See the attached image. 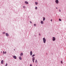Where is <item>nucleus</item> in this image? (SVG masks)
Here are the masks:
<instances>
[{
	"instance_id": "10",
	"label": "nucleus",
	"mask_w": 66,
	"mask_h": 66,
	"mask_svg": "<svg viewBox=\"0 0 66 66\" xmlns=\"http://www.w3.org/2000/svg\"><path fill=\"white\" fill-rule=\"evenodd\" d=\"M19 59L20 60H21L22 59H21V57H19Z\"/></svg>"
},
{
	"instance_id": "1",
	"label": "nucleus",
	"mask_w": 66,
	"mask_h": 66,
	"mask_svg": "<svg viewBox=\"0 0 66 66\" xmlns=\"http://www.w3.org/2000/svg\"><path fill=\"white\" fill-rule=\"evenodd\" d=\"M43 40L44 43H46V39H45V38H43Z\"/></svg>"
},
{
	"instance_id": "28",
	"label": "nucleus",
	"mask_w": 66,
	"mask_h": 66,
	"mask_svg": "<svg viewBox=\"0 0 66 66\" xmlns=\"http://www.w3.org/2000/svg\"><path fill=\"white\" fill-rule=\"evenodd\" d=\"M37 7H35V9H37Z\"/></svg>"
},
{
	"instance_id": "26",
	"label": "nucleus",
	"mask_w": 66,
	"mask_h": 66,
	"mask_svg": "<svg viewBox=\"0 0 66 66\" xmlns=\"http://www.w3.org/2000/svg\"><path fill=\"white\" fill-rule=\"evenodd\" d=\"M39 35L40 36V33L39 34Z\"/></svg>"
},
{
	"instance_id": "9",
	"label": "nucleus",
	"mask_w": 66,
	"mask_h": 66,
	"mask_svg": "<svg viewBox=\"0 0 66 66\" xmlns=\"http://www.w3.org/2000/svg\"><path fill=\"white\" fill-rule=\"evenodd\" d=\"M41 23H42V24H43L44 23V22H43V21H41Z\"/></svg>"
},
{
	"instance_id": "25",
	"label": "nucleus",
	"mask_w": 66,
	"mask_h": 66,
	"mask_svg": "<svg viewBox=\"0 0 66 66\" xmlns=\"http://www.w3.org/2000/svg\"><path fill=\"white\" fill-rule=\"evenodd\" d=\"M30 23H32V22H31V21H30Z\"/></svg>"
},
{
	"instance_id": "31",
	"label": "nucleus",
	"mask_w": 66,
	"mask_h": 66,
	"mask_svg": "<svg viewBox=\"0 0 66 66\" xmlns=\"http://www.w3.org/2000/svg\"><path fill=\"white\" fill-rule=\"evenodd\" d=\"M36 9V10H37V9Z\"/></svg>"
},
{
	"instance_id": "7",
	"label": "nucleus",
	"mask_w": 66,
	"mask_h": 66,
	"mask_svg": "<svg viewBox=\"0 0 66 66\" xmlns=\"http://www.w3.org/2000/svg\"><path fill=\"white\" fill-rule=\"evenodd\" d=\"M13 57H14V59H16V56H14Z\"/></svg>"
},
{
	"instance_id": "32",
	"label": "nucleus",
	"mask_w": 66,
	"mask_h": 66,
	"mask_svg": "<svg viewBox=\"0 0 66 66\" xmlns=\"http://www.w3.org/2000/svg\"><path fill=\"white\" fill-rule=\"evenodd\" d=\"M36 66H37V65H36Z\"/></svg>"
},
{
	"instance_id": "14",
	"label": "nucleus",
	"mask_w": 66,
	"mask_h": 66,
	"mask_svg": "<svg viewBox=\"0 0 66 66\" xmlns=\"http://www.w3.org/2000/svg\"><path fill=\"white\" fill-rule=\"evenodd\" d=\"M35 3L36 4V5H37L38 4V3L37 2H35Z\"/></svg>"
},
{
	"instance_id": "23",
	"label": "nucleus",
	"mask_w": 66,
	"mask_h": 66,
	"mask_svg": "<svg viewBox=\"0 0 66 66\" xmlns=\"http://www.w3.org/2000/svg\"><path fill=\"white\" fill-rule=\"evenodd\" d=\"M34 26H36V24H34Z\"/></svg>"
},
{
	"instance_id": "3",
	"label": "nucleus",
	"mask_w": 66,
	"mask_h": 66,
	"mask_svg": "<svg viewBox=\"0 0 66 66\" xmlns=\"http://www.w3.org/2000/svg\"><path fill=\"white\" fill-rule=\"evenodd\" d=\"M53 41H55V37H53Z\"/></svg>"
},
{
	"instance_id": "12",
	"label": "nucleus",
	"mask_w": 66,
	"mask_h": 66,
	"mask_svg": "<svg viewBox=\"0 0 66 66\" xmlns=\"http://www.w3.org/2000/svg\"><path fill=\"white\" fill-rule=\"evenodd\" d=\"M22 55H23V53H21L20 55V56H22Z\"/></svg>"
},
{
	"instance_id": "4",
	"label": "nucleus",
	"mask_w": 66,
	"mask_h": 66,
	"mask_svg": "<svg viewBox=\"0 0 66 66\" xmlns=\"http://www.w3.org/2000/svg\"><path fill=\"white\" fill-rule=\"evenodd\" d=\"M35 60V58L34 57H33L32 58V61L33 63H34V61Z\"/></svg>"
},
{
	"instance_id": "22",
	"label": "nucleus",
	"mask_w": 66,
	"mask_h": 66,
	"mask_svg": "<svg viewBox=\"0 0 66 66\" xmlns=\"http://www.w3.org/2000/svg\"><path fill=\"white\" fill-rule=\"evenodd\" d=\"M3 52L4 54V53H5V52Z\"/></svg>"
},
{
	"instance_id": "21",
	"label": "nucleus",
	"mask_w": 66,
	"mask_h": 66,
	"mask_svg": "<svg viewBox=\"0 0 66 66\" xmlns=\"http://www.w3.org/2000/svg\"><path fill=\"white\" fill-rule=\"evenodd\" d=\"M3 34H5V32H3Z\"/></svg>"
},
{
	"instance_id": "2",
	"label": "nucleus",
	"mask_w": 66,
	"mask_h": 66,
	"mask_svg": "<svg viewBox=\"0 0 66 66\" xmlns=\"http://www.w3.org/2000/svg\"><path fill=\"white\" fill-rule=\"evenodd\" d=\"M55 2L56 4H58V3H59V1L58 0H56L55 1Z\"/></svg>"
},
{
	"instance_id": "17",
	"label": "nucleus",
	"mask_w": 66,
	"mask_h": 66,
	"mask_svg": "<svg viewBox=\"0 0 66 66\" xmlns=\"http://www.w3.org/2000/svg\"><path fill=\"white\" fill-rule=\"evenodd\" d=\"M35 56V55L34 54L32 56V57H33V56Z\"/></svg>"
},
{
	"instance_id": "19",
	"label": "nucleus",
	"mask_w": 66,
	"mask_h": 66,
	"mask_svg": "<svg viewBox=\"0 0 66 66\" xmlns=\"http://www.w3.org/2000/svg\"><path fill=\"white\" fill-rule=\"evenodd\" d=\"M7 66V63H6V64L5 66Z\"/></svg>"
},
{
	"instance_id": "16",
	"label": "nucleus",
	"mask_w": 66,
	"mask_h": 66,
	"mask_svg": "<svg viewBox=\"0 0 66 66\" xmlns=\"http://www.w3.org/2000/svg\"><path fill=\"white\" fill-rule=\"evenodd\" d=\"M59 21H62V20H61V19H59Z\"/></svg>"
},
{
	"instance_id": "27",
	"label": "nucleus",
	"mask_w": 66,
	"mask_h": 66,
	"mask_svg": "<svg viewBox=\"0 0 66 66\" xmlns=\"http://www.w3.org/2000/svg\"><path fill=\"white\" fill-rule=\"evenodd\" d=\"M5 54H6V52H5Z\"/></svg>"
},
{
	"instance_id": "29",
	"label": "nucleus",
	"mask_w": 66,
	"mask_h": 66,
	"mask_svg": "<svg viewBox=\"0 0 66 66\" xmlns=\"http://www.w3.org/2000/svg\"><path fill=\"white\" fill-rule=\"evenodd\" d=\"M51 21H52V19H51Z\"/></svg>"
},
{
	"instance_id": "5",
	"label": "nucleus",
	"mask_w": 66,
	"mask_h": 66,
	"mask_svg": "<svg viewBox=\"0 0 66 66\" xmlns=\"http://www.w3.org/2000/svg\"><path fill=\"white\" fill-rule=\"evenodd\" d=\"M30 55H32V51H31L30 52Z\"/></svg>"
},
{
	"instance_id": "11",
	"label": "nucleus",
	"mask_w": 66,
	"mask_h": 66,
	"mask_svg": "<svg viewBox=\"0 0 66 66\" xmlns=\"http://www.w3.org/2000/svg\"><path fill=\"white\" fill-rule=\"evenodd\" d=\"M25 3H26V4H28V2H27V1H25Z\"/></svg>"
},
{
	"instance_id": "24",
	"label": "nucleus",
	"mask_w": 66,
	"mask_h": 66,
	"mask_svg": "<svg viewBox=\"0 0 66 66\" xmlns=\"http://www.w3.org/2000/svg\"><path fill=\"white\" fill-rule=\"evenodd\" d=\"M30 66H32V64H31L30 65Z\"/></svg>"
},
{
	"instance_id": "6",
	"label": "nucleus",
	"mask_w": 66,
	"mask_h": 66,
	"mask_svg": "<svg viewBox=\"0 0 66 66\" xmlns=\"http://www.w3.org/2000/svg\"><path fill=\"white\" fill-rule=\"evenodd\" d=\"M6 36H9V34H8L7 33H6Z\"/></svg>"
},
{
	"instance_id": "15",
	"label": "nucleus",
	"mask_w": 66,
	"mask_h": 66,
	"mask_svg": "<svg viewBox=\"0 0 66 66\" xmlns=\"http://www.w3.org/2000/svg\"><path fill=\"white\" fill-rule=\"evenodd\" d=\"M43 20V21H45V17H44Z\"/></svg>"
},
{
	"instance_id": "8",
	"label": "nucleus",
	"mask_w": 66,
	"mask_h": 66,
	"mask_svg": "<svg viewBox=\"0 0 66 66\" xmlns=\"http://www.w3.org/2000/svg\"><path fill=\"white\" fill-rule=\"evenodd\" d=\"M1 64H3V60H2L1 61Z\"/></svg>"
},
{
	"instance_id": "20",
	"label": "nucleus",
	"mask_w": 66,
	"mask_h": 66,
	"mask_svg": "<svg viewBox=\"0 0 66 66\" xmlns=\"http://www.w3.org/2000/svg\"><path fill=\"white\" fill-rule=\"evenodd\" d=\"M23 8H24V9L25 8V6H23Z\"/></svg>"
},
{
	"instance_id": "30",
	"label": "nucleus",
	"mask_w": 66,
	"mask_h": 66,
	"mask_svg": "<svg viewBox=\"0 0 66 66\" xmlns=\"http://www.w3.org/2000/svg\"><path fill=\"white\" fill-rule=\"evenodd\" d=\"M59 11H60V12H61V10H59Z\"/></svg>"
},
{
	"instance_id": "18",
	"label": "nucleus",
	"mask_w": 66,
	"mask_h": 66,
	"mask_svg": "<svg viewBox=\"0 0 66 66\" xmlns=\"http://www.w3.org/2000/svg\"><path fill=\"white\" fill-rule=\"evenodd\" d=\"M61 63L63 64V62L62 61H61Z\"/></svg>"
},
{
	"instance_id": "13",
	"label": "nucleus",
	"mask_w": 66,
	"mask_h": 66,
	"mask_svg": "<svg viewBox=\"0 0 66 66\" xmlns=\"http://www.w3.org/2000/svg\"><path fill=\"white\" fill-rule=\"evenodd\" d=\"M35 63H37V61L36 59V60Z\"/></svg>"
}]
</instances>
